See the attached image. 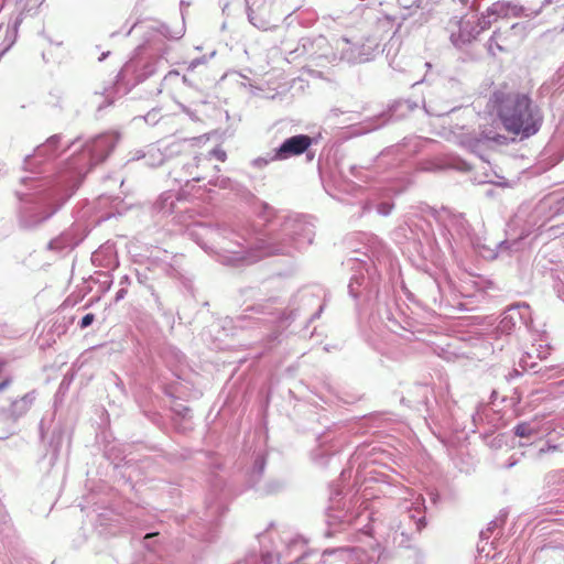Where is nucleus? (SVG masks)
<instances>
[{"instance_id":"f257e3e1","label":"nucleus","mask_w":564,"mask_h":564,"mask_svg":"<svg viewBox=\"0 0 564 564\" xmlns=\"http://www.w3.org/2000/svg\"><path fill=\"white\" fill-rule=\"evenodd\" d=\"M488 108L497 113L498 119L490 113L479 115L480 135L498 144L507 143V137L499 133L500 124L521 139L534 135L542 126L543 117L529 95L509 91L506 84L492 93Z\"/></svg>"},{"instance_id":"f03ea898","label":"nucleus","mask_w":564,"mask_h":564,"mask_svg":"<svg viewBox=\"0 0 564 564\" xmlns=\"http://www.w3.org/2000/svg\"><path fill=\"white\" fill-rule=\"evenodd\" d=\"M312 145V138L306 134H299L286 139L280 148L274 151L273 161H283L291 156L303 154Z\"/></svg>"},{"instance_id":"7ed1b4c3","label":"nucleus","mask_w":564,"mask_h":564,"mask_svg":"<svg viewBox=\"0 0 564 564\" xmlns=\"http://www.w3.org/2000/svg\"><path fill=\"white\" fill-rule=\"evenodd\" d=\"M487 28V23L484 21L477 24L470 21H463L459 26V33L457 41L465 44L476 40L478 35Z\"/></svg>"},{"instance_id":"20e7f679","label":"nucleus","mask_w":564,"mask_h":564,"mask_svg":"<svg viewBox=\"0 0 564 564\" xmlns=\"http://www.w3.org/2000/svg\"><path fill=\"white\" fill-rule=\"evenodd\" d=\"M538 431L534 430L529 423L522 422L519 423L514 427V434L519 437H531L532 435L536 434Z\"/></svg>"},{"instance_id":"39448f33","label":"nucleus","mask_w":564,"mask_h":564,"mask_svg":"<svg viewBox=\"0 0 564 564\" xmlns=\"http://www.w3.org/2000/svg\"><path fill=\"white\" fill-rule=\"evenodd\" d=\"M95 319V315L89 313V314H86L82 321H80V327L82 328H86L88 327Z\"/></svg>"},{"instance_id":"423d86ee","label":"nucleus","mask_w":564,"mask_h":564,"mask_svg":"<svg viewBox=\"0 0 564 564\" xmlns=\"http://www.w3.org/2000/svg\"><path fill=\"white\" fill-rule=\"evenodd\" d=\"M11 383V379L7 378L0 382V392L8 388Z\"/></svg>"},{"instance_id":"0eeeda50","label":"nucleus","mask_w":564,"mask_h":564,"mask_svg":"<svg viewBox=\"0 0 564 564\" xmlns=\"http://www.w3.org/2000/svg\"><path fill=\"white\" fill-rule=\"evenodd\" d=\"M215 154H216L218 160H220V161H225L226 160V153L224 151H221V150L215 151Z\"/></svg>"},{"instance_id":"6e6552de","label":"nucleus","mask_w":564,"mask_h":564,"mask_svg":"<svg viewBox=\"0 0 564 564\" xmlns=\"http://www.w3.org/2000/svg\"><path fill=\"white\" fill-rule=\"evenodd\" d=\"M153 535H154V534H147L144 538H145V539H149V538H151V536H153Z\"/></svg>"}]
</instances>
